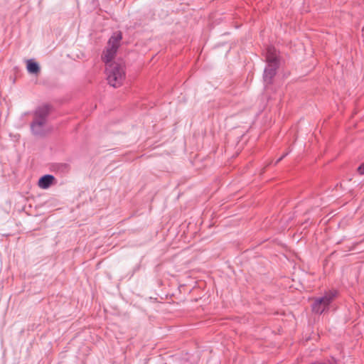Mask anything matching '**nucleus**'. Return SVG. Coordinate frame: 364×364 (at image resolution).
<instances>
[{"mask_svg": "<svg viewBox=\"0 0 364 364\" xmlns=\"http://www.w3.org/2000/svg\"><path fill=\"white\" fill-rule=\"evenodd\" d=\"M106 75L108 83L114 87H120L125 80L124 65L122 62H114L106 67Z\"/></svg>", "mask_w": 364, "mask_h": 364, "instance_id": "obj_1", "label": "nucleus"}, {"mask_svg": "<svg viewBox=\"0 0 364 364\" xmlns=\"http://www.w3.org/2000/svg\"><path fill=\"white\" fill-rule=\"evenodd\" d=\"M48 112V107L46 106L39 107L36 110L34 119L31 124V129L34 135L42 136L47 132L46 122Z\"/></svg>", "mask_w": 364, "mask_h": 364, "instance_id": "obj_2", "label": "nucleus"}, {"mask_svg": "<svg viewBox=\"0 0 364 364\" xmlns=\"http://www.w3.org/2000/svg\"><path fill=\"white\" fill-rule=\"evenodd\" d=\"M266 58L267 66L264 69V79L266 82L270 83L279 65L278 55L274 47L267 49Z\"/></svg>", "mask_w": 364, "mask_h": 364, "instance_id": "obj_3", "label": "nucleus"}, {"mask_svg": "<svg viewBox=\"0 0 364 364\" xmlns=\"http://www.w3.org/2000/svg\"><path fill=\"white\" fill-rule=\"evenodd\" d=\"M121 40L122 34L120 32L114 33L109 38L107 46L106 47L102 55V59L105 63L106 67L108 64L114 62L112 61V60L117 53Z\"/></svg>", "mask_w": 364, "mask_h": 364, "instance_id": "obj_4", "label": "nucleus"}, {"mask_svg": "<svg viewBox=\"0 0 364 364\" xmlns=\"http://www.w3.org/2000/svg\"><path fill=\"white\" fill-rule=\"evenodd\" d=\"M337 291L336 290H331L326 292L322 297L318 298L312 304V310L316 314H322L326 311L328 305L336 298Z\"/></svg>", "mask_w": 364, "mask_h": 364, "instance_id": "obj_5", "label": "nucleus"}, {"mask_svg": "<svg viewBox=\"0 0 364 364\" xmlns=\"http://www.w3.org/2000/svg\"><path fill=\"white\" fill-rule=\"evenodd\" d=\"M54 181L53 176L47 174L39 178L38 186L42 189H47L53 183Z\"/></svg>", "mask_w": 364, "mask_h": 364, "instance_id": "obj_6", "label": "nucleus"}, {"mask_svg": "<svg viewBox=\"0 0 364 364\" xmlns=\"http://www.w3.org/2000/svg\"><path fill=\"white\" fill-rule=\"evenodd\" d=\"M27 70L31 74H38L40 71V67L37 63L33 60H28L26 63Z\"/></svg>", "mask_w": 364, "mask_h": 364, "instance_id": "obj_7", "label": "nucleus"}, {"mask_svg": "<svg viewBox=\"0 0 364 364\" xmlns=\"http://www.w3.org/2000/svg\"><path fill=\"white\" fill-rule=\"evenodd\" d=\"M358 172L360 174H364V164L358 167Z\"/></svg>", "mask_w": 364, "mask_h": 364, "instance_id": "obj_8", "label": "nucleus"}, {"mask_svg": "<svg viewBox=\"0 0 364 364\" xmlns=\"http://www.w3.org/2000/svg\"><path fill=\"white\" fill-rule=\"evenodd\" d=\"M285 156H286V155H283L282 157H280V158L277 160V163H278L279 161H281V160H282V159Z\"/></svg>", "mask_w": 364, "mask_h": 364, "instance_id": "obj_9", "label": "nucleus"}]
</instances>
